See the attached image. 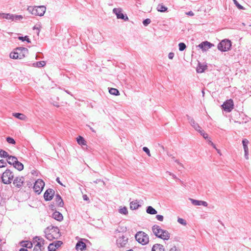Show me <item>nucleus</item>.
Returning <instances> with one entry per match:
<instances>
[{"label": "nucleus", "instance_id": "nucleus-18", "mask_svg": "<svg viewBox=\"0 0 251 251\" xmlns=\"http://www.w3.org/2000/svg\"><path fill=\"white\" fill-rule=\"evenodd\" d=\"M86 248V244L82 241H78L75 245V249L77 250H80L82 251Z\"/></svg>", "mask_w": 251, "mask_h": 251}, {"label": "nucleus", "instance_id": "nucleus-59", "mask_svg": "<svg viewBox=\"0 0 251 251\" xmlns=\"http://www.w3.org/2000/svg\"><path fill=\"white\" fill-rule=\"evenodd\" d=\"M83 198L84 201H87L89 200V198L86 195H84L83 196Z\"/></svg>", "mask_w": 251, "mask_h": 251}, {"label": "nucleus", "instance_id": "nucleus-29", "mask_svg": "<svg viewBox=\"0 0 251 251\" xmlns=\"http://www.w3.org/2000/svg\"><path fill=\"white\" fill-rule=\"evenodd\" d=\"M44 242H45V240L42 238H41L40 237L36 236L33 239L34 243H35V242L40 243V244L42 245V246L44 244Z\"/></svg>", "mask_w": 251, "mask_h": 251}, {"label": "nucleus", "instance_id": "nucleus-52", "mask_svg": "<svg viewBox=\"0 0 251 251\" xmlns=\"http://www.w3.org/2000/svg\"><path fill=\"white\" fill-rule=\"evenodd\" d=\"M169 251H180V250L176 246H173L170 249Z\"/></svg>", "mask_w": 251, "mask_h": 251}, {"label": "nucleus", "instance_id": "nucleus-35", "mask_svg": "<svg viewBox=\"0 0 251 251\" xmlns=\"http://www.w3.org/2000/svg\"><path fill=\"white\" fill-rule=\"evenodd\" d=\"M77 142L79 145H85V141L84 138L81 136H79L77 138Z\"/></svg>", "mask_w": 251, "mask_h": 251}, {"label": "nucleus", "instance_id": "nucleus-25", "mask_svg": "<svg viewBox=\"0 0 251 251\" xmlns=\"http://www.w3.org/2000/svg\"><path fill=\"white\" fill-rule=\"evenodd\" d=\"M140 206V205L138 204V202L137 201H132L130 203V207L132 210H135L137 209Z\"/></svg>", "mask_w": 251, "mask_h": 251}, {"label": "nucleus", "instance_id": "nucleus-22", "mask_svg": "<svg viewBox=\"0 0 251 251\" xmlns=\"http://www.w3.org/2000/svg\"><path fill=\"white\" fill-rule=\"evenodd\" d=\"M207 69V66L204 65L199 63L198 66L197 68V72L198 73H203Z\"/></svg>", "mask_w": 251, "mask_h": 251}, {"label": "nucleus", "instance_id": "nucleus-60", "mask_svg": "<svg viewBox=\"0 0 251 251\" xmlns=\"http://www.w3.org/2000/svg\"><path fill=\"white\" fill-rule=\"evenodd\" d=\"M209 143L210 144V145H211V146H212L214 148H215V149H217V148H216V146H215V144H214L213 142H211V141L209 140Z\"/></svg>", "mask_w": 251, "mask_h": 251}, {"label": "nucleus", "instance_id": "nucleus-50", "mask_svg": "<svg viewBox=\"0 0 251 251\" xmlns=\"http://www.w3.org/2000/svg\"><path fill=\"white\" fill-rule=\"evenodd\" d=\"M156 218L157 219V220L161 222L163 221L164 220V217L161 215H157L156 216Z\"/></svg>", "mask_w": 251, "mask_h": 251}, {"label": "nucleus", "instance_id": "nucleus-10", "mask_svg": "<svg viewBox=\"0 0 251 251\" xmlns=\"http://www.w3.org/2000/svg\"><path fill=\"white\" fill-rule=\"evenodd\" d=\"M55 194V191L52 189H47L44 193V197L46 201L51 200Z\"/></svg>", "mask_w": 251, "mask_h": 251}, {"label": "nucleus", "instance_id": "nucleus-11", "mask_svg": "<svg viewBox=\"0 0 251 251\" xmlns=\"http://www.w3.org/2000/svg\"><path fill=\"white\" fill-rule=\"evenodd\" d=\"M22 50H27L26 49L25 50V48H23V49H17L16 51H14L13 52H11L10 54V57L12 59H22L23 57H24V54H21L20 53L18 52V51H22Z\"/></svg>", "mask_w": 251, "mask_h": 251}, {"label": "nucleus", "instance_id": "nucleus-55", "mask_svg": "<svg viewBox=\"0 0 251 251\" xmlns=\"http://www.w3.org/2000/svg\"><path fill=\"white\" fill-rule=\"evenodd\" d=\"M203 205L204 206H207L208 204L207 203V202L205 201H201V205Z\"/></svg>", "mask_w": 251, "mask_h": 251}, {"label": "nucleus", "instance_id": "nucleus-42", "mask_svg": "<svg viewBox=\"0 0 251 251\" xmlns=\"http://www.w3.org/2000/svg\"><path fill=\"white\" fill-rule=\"evenodd\" d=\"M178 47H179V50L180 51L184 50L186 48V45L184 43H180L178 44Z\"/></svg>", "mask_w": 251, "mask_h": 251}, {"label": "nucleus", "instance_id": "nucleus-33", "mask_svg": "<svg viewBox=\"0 0 251 251\" xmlns=\"http://www.w3.org/2000/svg\"><path fill=\"white\" fill-rule=\"evenodd\" d=\"M119 212L120 213L124 214V215H126L128 213L127 209L126 207L125 206L123 207H121L119 209Z\"/></svg>", "mask_w": 251, "mask_h": 251}, {"label": "nucleus", "instance_id": "nucleus-2", "mask_svg": "<svg viewBox=\"0 0 251 251\" xmlns=\"http://www.w3.org/2000/svg\"><path fill=\"white\" fill-rule=\"evenodd\" d=\"M46 237L49 240L51 241L54 239H57L60 237L59 229L57 227L52 226L47 228L45 230Z\"/></svg>", "mask_w": 251, "mask_h": 251}, {"label": "nucleus", "instance_id": "nucleus-34", "mask_svg": "<svg viewBox=\"0 0 251 251\" xmlns=\"http://www.w3.org/2000/svg\"><path fill=\"white\" fill-rule=\"evenodd\" d=\"M249 141L247 139H244L242 140V144L244 150H248V144Z\"/></svg>", "mask_w": 251, "mask_h": 251}, {"label": "nucleus", "instance_id": "nucleus-49", "mask_svg": "<svg viewBox=\"0 0 251 251\" xmlns=\"http://www.w3.org/2000/svg\"><path fill=\"white\" fill-rule=\"evenodd\" d=\"M166 173V174H168V175H169L170 176H173V177L174 178H175V179H177V180H179L180 181H181V180H180L179 178H178L176 177V176L175 175H174V174H173V173H171V172H169V171H167Z\"/></svg>", "mask_w": 251, "mask_h": 251}, {"label": "nucleus", "instance_id": "nucleus-26", "mask_svg": "<svg viewBox=\"0 0 251 251\" xmlns=\"http://www.w3.org/2000/svg\"><path fill=\"white\" fill-rule=\"evenodd\" d=\"M167 9V7L165 6L163 4H159L157 7V10L161 12H164L166 11Z\"/></svg>", "mask_w": 251, "mask_h": 251}, {"label": "nucleus", "instance_id": "nucleus-45", "mask_svg": "<svg viewBox=\"0 0 251 251\" xmlns=\"http://www.w3.org/2000/svg\"><path fill=\"white\" fill-rule=\"evenodd\" d=\"M177 222H178V223H179V224H180L182 225L185 226L186 225V221L182 218H178L177 219Z\"/></svg>", "mask_w": 251, "mask_h": 251}, {"label": "nucleus", "instance_id": "nucleus-40", "mask_svg": "<svg viewBox=\"0 0 251 251\" xmlns=\"http://www.w3.org/2000/svg\"><path fill=\"white\" fill-rule=\"evenodd\" d=\"M18 39L22 41H26L27 43L31 42L30 39L28 38L27 36H25V37L19 36L18 37Z\"/></svg>", "mask_w": 251, "mask_h": 251}, {"label": "nucleus", "instance_id": "nucleus-23", "mask_svg": "<svg viewBox=\"0 0 251 251\" xmlns=\"http://www.w3.org/2000/svg\"><path fill=\"white\" fill-rule=\"evenodd\" d=\"M13 166L15 168H16L19 171H22L24 169L23 164L20 162L18 161V160Z\"/></svg>", "mask_w": 251, "mask_h": 251}, {"label": "nucleus", "instance_id": "nucleus-39", "mask_svg": "<svg viewBox=\"0 0 251 251\" xmlns=\"http://www.w3.org/2000/svg\"><path fill=\"white\" fill-rule=\"evenodd\" d=\"M56 250L53 243H50L48 246L49 251H55Z\"/></svg>", "mask_w": 251, "mask_h": 251}, {"label": "nucleus", "instance_id": "nucleus-32", "mask_svg": "<svg viewBox=\"0 0 251 251\" xmlns=\"http://www.w3.org/2000/svg\"><path fill=\"white\" fill-rule=\"evenodd\" d=\"M13 116L18 118V119H19L20 120H24L25 118V116L24 115V114H22V113H13Z\"/></svg>", "mask_w": 251, "mask_h": 251}, {"label": "nucleus", "instance_id": "nucleus-43", "mask_svg": "<svg viewBox=\"0 0 251 251\" xmlns=\"http://www.w3.org/2000/svg\"><path fill=\"white\" fill-rule=\"evenodd\" d=\"M53 243H54V246L55 247L56 249L59 248L63 244V242L61 241H56Z\"/></svg>", "mask_w": 251, "mask_h": 251}, {"label": "nucleus", "instance_id": "nucleus-36", "mask_svg": "<svg viewBox=\"0 0 251 251\" xmlns=\"http://www.w3.org/2000/svg\"><path fill=\"white\" fill-rule=\"evenodd\" d=\"M23 18V17L22 15H18L13 14V21H21Z\"/></svg>", "mask_w": 251, "mask_h": 251}, {"label": "nucleus", "instance_id": "nucleus-28", "mask_svg": "<svg viewBox=\"0 0 251 251\" xmlns=\"http://www.w3.org/2000/svg\"><path fill=\"white\" fill-rule=\"evenodd\" d=\"M46 62L44 61H38L33 64L34 67H42L46 65Z\"/></svg>", "mask_w": 251, "mask_h": 251}, {"label": "nucleus", "instance_id": "nucleus-13", "mask_svg": "<svg viewBox=\"0 0 251 251\" xmlns=\"http://www.w3.org/2000/svg\"><path fill=\"white\" fill-rule=\"evenodd\" d=\"M186 117L190 124L196 131L200 130V129H201V127L200 126L199 124L195 121L194 119L192 117L188 115H186Z\"/></svg>", "mask_w": 251, "mask_h": 251}, {"label": "nucleus", "instance_id": "nucleus-24", "mask_svg": "<svg viewBox=\"0 0 251 251\" xmlns=\"http://www.w3.org/2000/svg\"><path fill=\"white\" fill-rule=\"evenodd\" d=\"M146 212L147 213L154 215L157 213V211L151 206H149L147 207Z\"/></svg>", "mask_w": 251, "mask_h": 251}, {"label": "nucleus", "instance_id": "nucleus-38", "mask_svg": "<svg viewBox=\"0 0 251 251\" xmlns=\"http://www.w3.org/2000/svg\"><path fill=\"white\" fill-rule=\"evenodd\" d=\"M192 203L194 205H201V201L194 200L193 199H189Z\"/></svg>", "mask_w": 251, "mask_h": 251}, {"label": "nucleus", "instance_id": "nucleus-9", "mask_svg": "<svg viewBox=\"0 0 251 251\" xmlns=\"http://www.w3.org/2000/svg\"><path fill=\"white\" fill-rule=\"evenodd\" d=\"M122 10L120 8H115L113 9V13L116 15L117 19H123L125 21H128V17L126 16V15H124L123 13H122Z\"/></svg>", "mask_w": 251, "mask_h": 251}, {"label": "nucleus", "instance_id": "nucleus-63", "mask_svg": "<svg viewBox=\"0 0 251 251\" xmlns=\"http://www.w3.org/2000/svg\"><path fill=\"white\" fill-rule=\"evenodd\" d=\"M202 136L203 137V138H204V139H207V138H208V134H207V133H205L204 134V135H202Z\"/></svg>", "mask_w": 251, "mask_h": 251}, {"label": "nucleus", "instance_id": "nucleus-54", "mask_svg": "<svg viewBox=\"0 0 251 251\" xmlns=\"http://www.w3.org/2000/svg\"><path fill=\"white\" fill-rule=\"evenodd\" d=\"M174 57V53L173 52H170L168 54V57L170 59H172Z\"/></svg>", "mask_w": 251, "mask_h": 251}, {"label": "nucleus", "instance_id": "nucleus-1", "mask_svg": "<svg viewBox=\"0 0 251 251\" xmlns=\"http://www.w3.org/2000/svg\"><path fill=\"white\" fill-rule=\"evenodd\" d=\"M153 234L158 238L164 240H168L170 237V234L166 230L162 229L160 226L155 225L152 226Z\"/></svg>", "mask_w": 251, "mask_h": 251}, {"label": "nucleus", "instance_id": "nucleus-12", "mask_svg": "<svg viewBox=\"0 0 251 251\" xmlns=\"http://www.w3.org/2000/svg\"><path fill=\"white\" fill-rule=\"evenodd\" d=\"M127 240L128 239L124 235L120 236L117 239V245L119 247H124L127 244Z\"/></svg>", "mask_w": 251, "mask_h": 251}, {"label": "nucleus", "instance_id": "nucleus-16", "mask_svg": "<svg viewBox=\"0 0 251 251\" xmlns=\"http://www.w3.org/2000/svg\"><path fill=\"white\" fill-rule=\"evenodd\" d=\"M52 217L55 220L60 222L62 221L63 219V216L62 214L60 212L57 211H55L52 213Z\"/></svg>", "mask_w": 251, "mask_h": 251}, {"label": "nucleus", "instance_id": "nucleus-19", "mask_svg": "<svg viewBox=\"0 0 251 251\" xmlns=\"http://www.w3.org/2000/svg\"><path fill=\"white\" fill-rule=\"evenodd\" d=\"M6 158H7V162L8 164L10 165H13L17 161L18 159L16 157L10 155L8 154V156H6Z\"/></svg>", "mask_w": 251, "mask_h": 251}, {"label": "nucleus", "instance_id": "nucleus-51", "mask_svg": "<svg viewBox=\"0 0 251 251\" xmlns=\"http://www.w3.org/2000/svg\"><path fill=\"white\" fill-rule=\"evenodd\" d=\"M99 182H101L102 183V185H105L104 182L103 180H101L100 179H98L94 181V183H98Z\"/></svg>", "mask_w": 251, "mask_h": 251}, {"label": "nucleus", "instance_id": "nucleus-7", "mask_svg": "<svg viewBox=\"0 0 251 251\" xmlns=\"http://www.w3.org/2000/svg\"><path fill=\"white\" fill-rule=\"evenodd\" d=\"M45 186L44 182L41 179H38L34 183L33 189L35 193L40 194Z\"/></svg>", "mask_w": 251, "mask_h": 251}, {"label": "nucleus", "instance_id": "nucleus-61", "mask_svg": "<svg viewBox=\"0 0 251 251\" xmlns=\"http://www.w3.org/2000/svg\"><path fill=\"white\" fill-rule=\"evenodd\" d=\"M56 181L60 185H63V184L61 182V181H60V179H59V177H57L56 178Z\"/></svg>", "mask_w": 251, "mask_h": 251}, {"label": "nucleus", "instance_id": "nucleus-15", "mask_svg": "<svg viewBox=\"0 0 251 251\" xmlns=\"http://www.w3.org/2000/svg\"><path fill=\"white\" fill-rule=\"evenodd\" d=\"M24 181L23 177H16L13 180V184L15 186L20 188L21 187Z\"/></svg>", "mask_w": 251, "mask_h": 251}, {"label": "nucleus", "instance_id": "nucleus-31", "mask_svg": "<svg viewBox=\"0 0 251 251\" xmlns=\"http://www.w3.org/2000/svg\"><path fill=\"white\" fill-rule=\"evenodd\" d=\"M43 249L44 248L42 247V245L40 243H37L34 247L33 251H42Z\"/></svg>", "mask_w": 251, "mask_h": 251}, {"label": "nucleus", "instance_id": "nucleus-57", "mask_svg": "<svg viewBox=\"0 0 251 251\" xmlns=\"http://www.w3.org/2000/svg\"><path fill=\"white\" fill-rule=\"evenodd\" d=\"M197 131H198L201 135H203L205 133V132L204 131V130H201V129H200V130H197Z\"/></svg>", "mask_w": 251, "mask_h": 251}, {"label": "nucleus", "instance_id": "nucleus-8", "mask_svg": "<svg viewBox=\"0 0 251 251\" xmlns=\"http://www.w3.org/2000/svg\"><path fill=\"white\" fill-rule=\"evenodd\" d=\"M233 101L231 99L226 100L222 105L223 109L227 112H230L233 109Z\"/></svg>", "mask_w": 251, "mask_h": 251}, {"label": "nucleus", "instance_id": "nucleus-20", "mask_svg": "<svg viewBox=\"0 0 251 251\" xmlns=\"http://www.w3.org/2000/svg\"><path fill=\"white\" fill-rule=\"evenodd\" d=\"M151 251H165L163 246L159 244H156L154 245L152 248Z\"/></svg>", "mask_w": 251, "mask_h": 251}, {"label": "nucleus", "instance_id": "nucleus-4", "mask_svg": "<svg viewBox=\"0 0 251 251\" xmlns=\"http://www.w3.org/2000/svg\"><path fill=\"white\" fill-rule=\"evenodd\" d=\"M136 240L143 245H146L149 242V238L147 234L143 231H138L135 235Z\"/></svg>", "mask_w": 251, "mask_h": 251}, {"label": "nucleus", "instance_id": "nucleus-48", "mask_svg": "<svg viewBox=\"0 0 251 251\" xmlns=\"http://www.w3.org/2000/svg\"><path fill=\"white\" fill-rule=\"evenodd\" d=\"M151 22V21L150 19H146L143 21V24L145 26H147Z\"/></svg>", "mask_w": 251, "mask_h": 251}, {"label": "nucleus", "instance_id": "nucleus-47", "mask_svg": "<svg viewBox=\"0 0 251 251\" xmlns=\"http://www.w3.org/2000/svg\"><path fill=\"white\" fill-rule=\"evenodd\" d=\"M143 150L144 151H145L148 154V155L149 156H151L150 150H149V149L147 147H143Z\"/></svg>", "mask_w": 251, "mask_h": 251}, {"label": "nucleus", "instance_id": "nucleus-37", "mask_svg": "<svg viewBox=\"0 0 251 251\" xmlns=\"http://www.w3.org/2000/svg\"><path fill=\"white\" fill-rule=\"evenodd\" d=\"M8 156V153L5 151L0 149V157H6Z\"/></svg>", "mask_w": 251, "mask_h": 251}, {"label": "nucleus", "instance_id": "nucleus-3", "mask_svg": "<svg viewBox=\"0 0 251 251\" xmlns=\"http://www.w3.org/2000/svg\"><path fill=\"white\" fill-rule=\"evenodd\" d=\"M46 10V7L45 6H28L27 11L35 16H42L44 15Z\"/></svg>", "mask_w": 251, "mask_h": 251}, {"label": "nucleus", "instance_id": "nucleus-14", "mask_svg": "<svg viewBox=\"0 0 251 251\" xmlns=\"http://www.w3.org/2000/svg\"><path fill=\"white\" fill-rule=\"evenodd\" d=\"M214 45L208 41H204L199 45L198 47L203 51H206L211 48Z\"/></svg>", "mask_w": 251, "mask_h": 251}, {"label": "nucleus", "instance_id": "nucleus-5", "mask_svg": "<svg viewBox=\"0 0 251 251\" xmlns=\"http://www.w3.org/2000/svg\"><path fill=\"white\" fill-rule=\"evenodd\" d=\"M1 178L2 183L9 184L11 183L14 178L13 173L10 169H7L2 174Z\"/></svg>", "mask_w": 251, "mask_h": 251}, {"label": "nucleus", "instance_id": "nucleus-17", "mask_svg": "<svg viewBox=\"0 0 251 251\" xmlns=\"http://www.w3.org/2000/svg\"><path fill=\"white\" fill-rule=\"evenodd\" d=\"M55 201L56 204L59 206L62 207L64 205V202L62 199L61 196L59 194H57L55 195Z\"/></svg>", "mask_w": 251, "mask_h": 251}, {"label": "nucleus", "instance_id": "nucleus-53", "mask_svg": "<svg viewBox=\"0 0 251 251\" xmlns=\"http://www.w3.org/2000/svg\"><path fill=\"white\" fill-rule=\"evenodd\" d=\"M244 152H245V157L246 159H249V156H248V154H249V150H244Z\"/></svg>", "mask_w": 251, "mask_h": 251}, {"label": "nucleus", "instance_id": "nucleus-44", "mask_svg": "<svg viewBox=\"0 0 251 251\" xmlns=\"http://www.w3.org/2000/svg\"><path fill=\"white\" fill-rule=\"evenodd\" d=\"M233 1L238 9H242V10H243L245 9L244 7L243 6H242L241 5H240L236 0H233Z\"/></svg>", "mask_w": 251, "mask_h": 251}, {"label": "nucleus", "instance_id": "nucleus-62", "mask_svg": "<svg viewBox=\"0 0 251 251\" xmlns=\"http://www.w3.org/2000/svg\"><path fill=\"white\" fill-rule=\"evenodd\" d=\"M33 29L34 30H38V33H38V34H39V32H40V30H39V28H38V27H36V26H34L33 27Z\"/></svg>", "mask_w": 251, "mask_h": 251}, {"label": "nucleus", "instance_id": "nucleus-46", "mask_svg": "<svg viewBox=\"0 0 251 251\" xmlns=\"http://www.w3.org/2000/svg\"><path fill=\"white\" fill-rule=\"evenodd\" d=\"M7 166V163L4 160H0V168L5 167Z\"/></svg>", "mask_w": 251, "mask_h": 251}, {"label": "nucleus", "instance_id": "nucleus-64", "mask_svg": "<svg viewBox=\"0 0 251 251\" xmlns=\"http://www.w3.org/2000/svg\"><path fill=\"white\" fill-rule=\"evenodd\" d=\"M19 251H28L27 249L25 248H21Z\"/></svg>", "mask_w": 251, "mask_h": 251}, {"label": "nucleus", "instance_id": "nucleus-30", "mask_svg": "<svg viewBox=\"0 0 251 251\" xmlns=\"http://www.w3.org/2000/svg\"><path fill=\"white\" fill-rule=\"evenodd\" d=\"M109 92L110 94L114 96H119L120 95L119 91L116 88H111L109 89Z\"/></svg>", "mask_w": 251, "mask_h": 251}, {"label": "nucleus", "instance_id": "nucleus-56", "mask_svg": "<svg viewBox=\"0 0 251 251\" xmlns=\"http://www.w3.org/2000/svg\"><path fill=\"white\" fill-rule=\"evenodd\" d=\"M186 14L187 15H189V16H192L194 15V13L192 11H189L188 12H187V13H186Z\"/></svg>", "mask_w": 251, "mask_h": 251}, {"label": "nucleus", "instance_id": "nucleus-6", "mask_svg": "<svg viewBox=\"0 0 251 251\" xmlns=\"http://www.w3.org/2000/svg\"><path fill=\"white\" fill-rule=\"evenodd\" d=\"M231 43L228 39L223 40L218 45V49L221 51H226L230 49Z\"/></svg>", "mask_w": 251, "mask_h": 251}, {"label": "nucleus", "instance_id": "nucleus-21", "mask_svg": "<svg viewBox=\"0 0 251 251\" xmlns=\"http://www.w3.org/2000/svg\"><path fill=\"white\" fill-rule=\"evenodd\" d=\"M20 245L21 246L26 248H31L32 247V243L31 242L27 241H23L20 242Z\"/></svg>", "mask_w": 251, "mask_h": 251}, {"label": "nucleus", "instance_id": "nucleus-58", "mask_svg": "<svg viewBox=\"0 0 251 251\" xmlns=\"http://www.w3.org/2000/svg\"><path fill=\"white\" fill-rule=\"evenodd\" d=\"M175 162H176L177 164L181 166L182 167H183V165L178 160H177V159L175 160Z\"/></svg>", "mask_w": 251, "mask_h": 251}, {"label": "nucleus", "instance_id": "nucleus-27", "mask_svg": "<svg viewBox=\"0 0 251 251\" xmlns=\"http://www.w3.org/2000/svg\"><path fill=\"white\" fill-rule=\"evenodd\" d=\"M0 15L2 16V18H5L7 20H11L12 21H13V14H12L2 13V14H0Z\"/></svg>", "mask_w": 251, "mask_h": 251}, {"label": "nucleus", "instance_id": "nucleus-41", "mask_svg": "<svg viewBox=\"0 0 251 251\" xmlns=\"http://www.w3.org/2000/svg\"><path fill=\"white\" fill-rule=\"evenodd\" d=\"M6 141L8 143L12 144V145H14L16 144V142L14 140V139L13 138L10 137H7L6 138Z\"/></svg>", "mask_w": 251, "mask_h": 251}]
</instances>
